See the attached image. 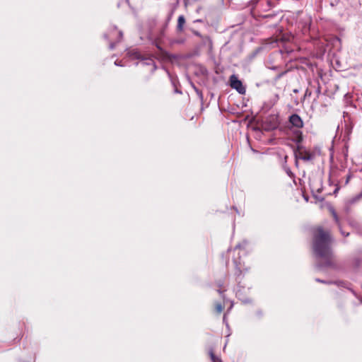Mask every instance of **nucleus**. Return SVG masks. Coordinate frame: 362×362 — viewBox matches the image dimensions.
I'll list each match as a JSON object with an SVG mask.
<instances>
[{
  "label": "nucleus",
  "instance_id": "nucleus-1",
  "mask_svg": "<svg viewBox=\"0 0 362 362\" xmlns=\"http://www.w3.org/2000/svg\"><path fill=\"white\" fill-rule=\"evenodd\" d=\"M312 238L314 255L321 261L319 267L337 269V262L332 248L334 239L331 231L318 226L312 229Z\"/></svg>",
  "mask_w": 362,
  "mask_h": 362
},
{
  "label": "nucleus",
  "instance_id": "nucleus-2",
  "mask_svg": "<svg viewBox=\"0 0 362 362\" xmlns=\"http://www.w3.org/2000/svg\"><path fill=\"white\" fill-rule=\"evenodd\" d=\"M296 158V163L298 164V159L303 160V161H311L314 160L317 155V151H310L307 149L302 144H298L293 150Z\"/></svg>",
  "mask_w": 362,
  "mask_h": 362
},
{
  "label": "nucleus",
  "instance_id": "nucleus-3",
  "mask_svg": "<svg viewBox=\"0 0 362 362\" xmlns=\"http://www.w3.org/2000/svg\"><path fill=\"white\" fill-rule=\"evenodd\" d=\"M122 32L117 28H111L105 34V37L110 41V48L112 49L115 44L119 42L122 38Z\"/></svg>",
  "mask_w": 362,
  "mask_h": 362
},
{
  "label": "nucleus",
  "instance_id": "nucleus-4",
  "mask_svg": "<svg viewBox=\"0 0 362 362\" xmlns=\"http://www.w3.org/2000/svg\"><path fill=\"white\" fill-rule=\"evenodd\" d=\"M229 81L230 86L232 88L236 90L240 94L245 93L246 90L245 86L243 85L242 81L239 80L235 74L230 76Z\"/></svg>",
  "mask_w": 362,
  "mask_h": 362
},
{
  "label": "nucleus",
  "instance_id": "nucleus-5",
  "mask_svg": "<svg viewBox=\"0 0 362 362\" xmlns=\"http://www.w3.org/2000/svg\"><path fill=\"white\" fill-rule=\"evenodd\" d=\"M288 122L291 124L289 129L291 130L293 128L300 129L304 126V122L301 117L298 114H292L288 117Z\"/></svg>",
  "mask_w": 362,
  "mask_h": 362
},
{
  "label": "nucleus",
  "instance_id": "nucleus-6",
  "mask_svg": "<svg viewBox=\"0 0 362 362\" xmlns=\"http://www.w3.org/2000/svg\"><path fill=\"white\" fill-rule=\"evenodd\" d=\"M266 123L269 124V129H276L280 124L279 115L276 114H272L269 115L266 119Z\"/></svg>",
  "mask_w": 362,
  "mask_h": 362
},
{
  "label": "nucleus",
  "instance_id": "nucleus-7",
  "mask_svg": "<svg viewBox=\"0 0 362 362\" xmlns=\"http://www.w3.org/2000/svg\"><path fill=\"white\" fill-rule=\"evenodd\" d=\"M291 131V140L294 141L296 144V146L298 144H301L303 136V132L300 129H295Z\"/></svg>",
  "mask_w": 362,
  "mask_h": 362
},
{
  "label": "nucleus",
  "instance_id": "nucleus-8",
  "mask_svg": "<svg viewBox=\"0 0 362 362\" xmlns=\"http://www.w3.org/2000/svg\"><path fill=\"white\" fill-rule=\"evenodd\" d=\"M185 24V18L184 16H180L177 19V30L179 33H182L184 30V25Z\"/></svg>",
  "mask_w": 362,
  "mask_h": 362
},
{
  "label": "nucleus",
  "instance_id": "nucleus-9",
  "mask_svg": "<svg viewBox=\"0 0 362 362\" xmlns=\"http://www.w3.org/2000/svg\"><path fill=\"white\" fill-rule=\"evenodd\" d=\"M127 54L133 59H139L142 58L141 53L136 49L129 50Z\"/></svg>",
  "mask_w": 362,
  "mask_h": 362
},
{
  "label": "nucleus",
  "instance_id": "nucleus-10",
  "mask_svg": "<svg viewBox=\"0 0 362 362\" xmlns=\"http://www.w3.org/2000/svg\"><path fill=\"white\" fill-rule=\"evenodd\" d=\"M234 264L235 265V269H236L235 274L238 275V276L242 274L243 268H242V266H241L240 261H238L237 259H234Z\"/></svg>",
  "mask_w": 362,
  "mask_h": 362
},
{
  "label": "nucleus",
  "instance_id": "nucleus-11",
  "mask_svg": "<svg viewBox=\"0 0 362 362\" xmlns=\"http://www.w3.org/2000/svg\"><path fill=\"white\" fill-rule=\"evenodd\" d=\"M329 210H330V212L332 215V217H333L335 223L337 224L338 227L340 228L341 223H340L339 218L336 211L334 210V208H330Z\"/></svg>",
  "mask_w": 362,
  "mask_h": 362
},
{
  "label": "nucleus",
  "instance_id": "nucleus-12",
  "mask_svg": "<svg viewBox=\"0 0 362 362\" xmlns=\"http://www.w3.org/2000/svg\"><path fill=\"white\" fill-rule=\"evenodd\" d=\"M362 198V189L361 192H359L358 194L353 197L351 199L349 200V203L352 204L357 202H358Z\"/></svg>",
  "mask_w": 362,
  "mask_h": 362
},
{
  "label": "nucleus",
  "instance_id": "nucleus-13",
  "mask_svg": "<svg viewBox=\"0 0 362 362\" xmlns=\"http://www.w3.org/2000/svg\"><path fill=\"white\" fill-rule=\"evenodd\" d=\"M209 355H210L211 359L213 362H221L220 358H218L217 356H215L213 350H210Z\"/></svg>",
  "mask_w": 362,
  "mask_h": 362
},
{
  "label": "nucleus",
  "instance_id": "nucleus-14",
  "mask_svg": "<svg viewBox=\"0 0 362 362\" xmlns=\"http://www.w3.org/2000/svg\"><path fill=\"white\" fill-rule=\"evenodd\" d=\"M215 309H216V311L220 314L222 313V311L223 310V306L221 305V303H218L216 304L215 305Z\"/></svg>",
  "mask_w": 362,
  "mask_h": 362
},
{
  "label": "nucleus",
  "instance_id": "nucleus-15",
  "mask_svg": "<svg viewBox=\"0 0 362 362\" xmlns=\"http://www.w3.org/2000/svg\"><path fill=\"white\" fill-rule=\"evenodd\" d=\"M239 249H240V247H239V246H236V247H235L234 249H233V250L229 249V250H228V252H229V253L233 252L234 255H235V253H237V255H239V252H238V250H239Z\"/></svg>",
  "mask_w": 362,
  "mask_h": 362
},
{
  "label": "nucleus",
  "instance_id": "nucleus-16",
  "mask_svg": "<svg viewBox=\"0 0 362 362\" xmlns=\"http://www.w3.org/2000/svg\"><path fill=\"white\" fill-rule=\"evenodd\" d=\"M218 286L219 287V289L218 290V292L220 294H223V292L226 291V289L221 290V288L223 286V284L222 283H218Z\"/></svg>",
  "mask_w": 362,
  "mask_h": 362
},
{
  "label": "nucleus",
  "instance_id": "nucleus-17",
  "mask_svg": "<svg viewBox=\"0 0 362 362\" xmlns=\"http://www.w3.org/2000/svg\"><path fill=\"white\" fill-rule=\"evenodd\" d=\"M351 178V174L349 173L346 175V180H345V185H347L349 182Z\"/></svg>",
  "mask_w": 362,
  "mask_h": 362
},
{
  "label": "nucleus",
  "instance_id": "nucleus-18",
  "mask_svg": "<svg viewBox=\"0 0 362 362\" xmlns=\"http://www.w3.org/2000/svg\"><path fill=\"white\" fill-rule=\"evenodd\" d=\"M339 228V230H340L341 233L344 237H347V236L349 235V233H345V232L342 230V228H341V226H340V228Z\"/></svg>",
  "mask_w": 362,
  "mask_h": 362
},
{
  "label": "nucleus",
  "instance_id": "nucleus-19",
  "mask_svg": "<svg viewBox=\"0 0 362 362\" xmlns=\"http://www.w3.org/2000/svg\"><path fill=\"white\" fill-rule=\"evenodd\" d=\"M354 264H355V266H358L359 264H360V259L358 258H356L354 259Z\"/></svg>",
  "mask_w": 362,
  "mask_h": 362
},
{
  "label": "nucleus",
  "instance_id": "nucleus-20",
  "mask_svg": "<svg viewBox=\"0 0 362 362\" xmlns=\"http://www.w3.org/2000/svg\"><path fill=\"white\" fill-rule=\"evenodd\" d=\"M316 281H318V282H320V283H323V284H327V281H323V280H320L319 279H317Z\"/></svg>",
  "mask_w": 362,
  "mask_h": 362
},
{
  "label": "nucleus",
  "instance_id": "nucleus-21",
  "mask_svg": "<svg viewBox=\"0 0 362 362\" xmlns=\"http://www.w3.org/2000/svg\"><path fill=\"white\" fill-rule=\"evenodd\" d=\"M194 34H195V35H198V36H199V35H199V33L198 32H194Z\"/></svg>",
  "mask_w": 362,
  "mask_h": 362
}]
</instances>
